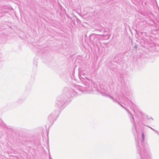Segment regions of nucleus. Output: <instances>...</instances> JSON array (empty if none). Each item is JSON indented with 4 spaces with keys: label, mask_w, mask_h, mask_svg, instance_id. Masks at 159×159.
Here are the masks:
<instances>
[{
    "label": "nucleus",
    "mask_w": 159,
    "mask_h": 159,
    "mask_svg": "<svg viewBox=\"0 0 159 159\" xmlns=\"http://www.w3.org/2000/svg\"><path fill=\"white\" fill-rule=\"evenodd\" d=\"M142 135H143V139L144 138V134H143Z\"/></svg>",
    "instance_id": "1"
}]
</instances>
